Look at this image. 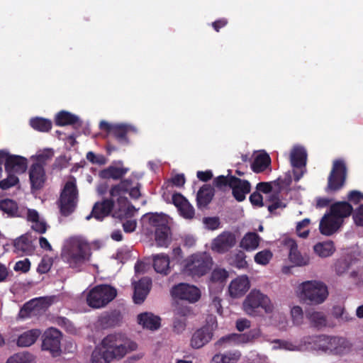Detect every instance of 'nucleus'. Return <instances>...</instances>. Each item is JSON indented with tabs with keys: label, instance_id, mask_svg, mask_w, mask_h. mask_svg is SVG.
I'll list each match as a JSON object with an SVG mask.
<instances>
[{
	"label": "nucleus",
	"instance_id": "f257e3e1",
	"mask_svg": "<svg viewBox=\"0 0 363 363\" xmlns=\"http://www.w3.org/2000/svg\"><path fill=\"white\" fill-rule=\"evenodd\" d=\"M301 342L311 350H322L335 355L347 354L352 347L351 343L345 337L325 335L306 336Z\"/></svg>",
	"mask_w": 363,
	"mask_h": 363
},
{
	"label": "nucleus",
	"instance_id": "f03ea898",
	"mask_svg": "<svg viewBox=\"0 0 363 363\" xmlns=\"http://www.w3.org/2000/svg\"><path fill=\"white\" fill-rule=\"evenodd\" d=\"M91 248L85 240L72 238L63 247L61 252L62 261L72 269H77L90 260Z\"/></svg>",
	"mask_w": 363,
	"mask_h": 363
},
{
	"label": "nucleus",
	"instance_id": "7ed1b4c3",
	"mask_svg": "<svg viewBox=\"0 0 363 363\" xmlns=\"http://www.w3.org/2000/svg\"><path fill=\"white\" fill-rule=\"evenodd\" d=\"M137 347V344L124 334L113 333L106 335L99 347L113 361L123 358L128 352L135 350Z\"/></svg>",
	"mask_w": 363,
	"mask_h": 363
},
{
	"label": "nucleus",
	"instance_id": "20e7f679",
	"mask_svg": "<svg viewBox=\"0 0 363 363\" xmlns=\"http://www.w3.org/2000/svg\"><path fill=\"white\" fill-rule=\"evenodd\" d=\"M212 265L213 259L208 254H193L184 260L183 272L191 277H201L210 271Z\"/></svg>",
	"mask_w": 363,
	"mask_h": 363
},
{
	"label": "nucleus",
	"instance_id": "39448f33",
	"mask_svg": "<svg viewBox=\"0 0 363 363\" xmlns=\"http://www.w3.org/2000/svg\"><path fill=\"white\" fill-rule=\"evenodd\" d=\"M243 308L250 315H257L259 309H263L265 313L272 312L274 306L269 298L259 290L253 289L246 296L243 302Z\"/></svg>",
	"mask_w": 363,
	"mask_h": 363
},
{
	"label": "nucleus",
	"instance_id": "423d86ee",
	"mask_svg": "<svg viewBox=\"0 0 363 363\" xmlns=\"http://www.w3.org/2000/svg\"><path fill=\"white\" fill-rule=\"evenodd\" d=\"M78 190L75 180L68 181L65 183L59 199L60 213L63 216L72 214L77 205Z\"/></svg>",
	"mask_w": 363,
	"mask_h": 363
},
{
	"label": "nucleus",
	"instance_id": "0eeeda50",
	"mask_svg": "<svg viewBox=\"0 0 363 363\" xmlns=\"http://www.w3.org/2000/svg\"><path fill=\"white\" fill-rule=\"evenodd\" d=\"M347 177V167L345 160L336 159L333 162L331 171L328 178L325 191L336 192L345 184Z\"/></svg>",
	"mask_w": 363,
	"mask_h": 363
},
{
	"label": "nucleus",
	"instance_id": "6e6552de",
	"mask_svg": "<svg viewBox=\"0 0 363 363\" xmlns=\"http://www.w3.org/2000/svg\"><path fill=\"white\" fill-rule=\"evenodd\" d=\"M301 298L310 304L323 303L328 295L325 284L317 281H308L301 284Z\"/></svg>",
	"mask_w": 363,
	"mask_h": 363
},
{
	"label": "nucleus",
	"instance_id": "1a4fd4ad",
	"mask_svg": "<svg viewBox=\"0 0 363 363\" xmlns=\"http://www.w3.org/2000/svg\"><path fill=\"white\" fill-rule=\"evenodd\" d=\"M116 295L117 291L113 287L106 284L98 285L89 292L86 301L91 308H99L113 300Z\"/></svg>",
	"mask_w": 363,
	"mask_h": 363
},
{
	"label": "nucleus",
	"instance_id": "9d476101",
	"mask_svg": "<svg viewBox=\"0 0 363 363\" xmlns=\"http://www.w3.org/2000/svg\"><path fill=\"white\" fill-rule=\"evenodd\" d=\"M53 156V152L49 151L37 156V162L33 163L29 169V179L31 189H40L45 182V172L44 165L46 161Z\"/></svg>",
	"mask_w": 363,
	"mask_h": 363
},
{
	"label": "nucleus",
	"instance_id": "9b49d317",
	"mask_svg": "<svg viewBox=\"0 0 363 363\" xmlns=\"http://www.w3.org/2000/svg\"><path fill=\"white\" fill-rule=\"evenodd\" d=\"M170 293L174 299L186 301L190 303L197 302L201 296V291L198 287L186 283L174 286Z\"/></svg>",
	"mask_w": 363,
	"mask_h": 363
},
{
	"label": "nucleus",
	"instance_id": "f8f14e48",
	"mask_svg": "<svg viewBox=\"0 0 363 363\" xmlns=\"http://www.w3.org/2000/svg\"><path fill=\"white\" fill-rule=\"evenodd\" d=\"M62 333L57 328H50L43 335L42 349L49 351L52 357H58L61 354Z\"/></svg>",
	"mask_w": 363,
	"mask_h": 363
},
{
	"label": "nucleus",
	"instance_id": "ddd939ff",
	"mask_svg": "<svg viewBox=\"0 0 363 363\" xmlns=\"http://www.w3.org/2000/svg\"><path fill=\"white\" fill-rule=\"evenodd\" d=\"M141 184L138 182L134 185L131 178L123 179L118 184L111 186L109 194L111 197L120 196L122 194L128 193L133 199H138L141 196L140 189Z\"/></svg>",
	"mask_w": 363,
	"mask_h": 363
},
{
	"label": "nucleus",
	"instance_id": "4468645a",
	"mask_svg": "<svg viewBox=\"0 0 363 363\" xmlns=\"http://www.w3.org/2000/svg\"><path fill=\"white\" fill-rule=\"evenodd\" d=\"M260 335V331L257 328L250 330L245 333H232L220 337L216 343V346H222L224 343L234 342L235 344H244L252 342Z\"/></svg>",
	"mask_w": 363,
	"mask_h": 363
},
{
	"label": "nucleus",
	"instance_id": "2eb2a0df",
	"mask_svg": "<svg viewBox=\"0 0 363 363\" xmlns=\"http://www.w3.org/2000/svg\"><path fill=\"white\" fill-rule=\"evenodd\" d=\"M213 336L212 325L206 324L197 329L192 335L190 345L194 349H200L208 344Z\"/></svg>",
	"mask_w": 363,
	"mask_h": 363
},
{
	"label": "nucleus",
	"instance_id": "dca6fc26",
	"mask_svg": "<svg viewBox=\"0 0 363 363\" xmlns=\"http://www.w3.org/2000/svg\"><path fill=\"white\" fill-rule=\"evenodd\" d=\"M230 188L232 189L234 199L238 202H242L245 200L246 195L251 191V184L247 180L235 176L231 178Z\"/></svg>",
	"mask_w": 363,
	"mask_h": 363
},
{
	"label": "nucleus",
	"instance_id": "f3484780",
	"mask_svg": "<svg viewBox=\"0 0 363 363\" xmlns=\"http://www.w3.org/2000/svg\"><path fill=\"white\" fill-rule=\"evenodd\" d=\"M114 206V201L111 199H104L101 202H96L93 206L91 213L86 216V220L94 217L98 220H102L108 216Z\"/></svg>",
	"mask_w": 363,
	"mask_h": 363
},
{
	"label": "nucleus",
	"instance_id": "a211bd4d",
	"mask_svg": "<svg viewBox=\"0 0 363 363\" xmlns=\"http://www.w3.org/2000/svg\"><path fill=\"white\" fill-rule=\"evenodd\" d=\"M250 283L247 275L238 277L232 280L228 291L230 296L233 298H239L242 296L250 289Z\"/></svg>",
	"mask_w": 363,
	"mask_h": 363
},
{
	"label": "nucleus",
	"instance_id": "6ab92c4d",
	"mask_svg": "<svg viewBox=\"0 0 363 363\" xmlns=\"http://www.w3.org/2000/svg\"><path fill=\"white\" fill-rule=\"evenodd\" d=\"M6 173L22 174L27 169V160L19 155H8L4 164Z\"/></svg>",
	"mask_w": 363,
	"mask_h": 363
},
{
	"label": "nucleus",
	"instance_id": "aec40b11",
	"mask_svg": "<svg viewBox=\"0 0 363 363\" xmlns=\"http://www.w3.org/2000/svg\"><path fill=\"white\" fill-rule=\"evenodd\" d=\"M236 242L235 235L230 232H223L213 242V249L219 253H223L232 248Z\"/></svg>",
	"mask_w": 363,
	"mask_h": 363
},
{
	"label": "nucleus",
	"instance_id": "412c9836",
	"mask_svg": "<svg viewBox=\"0 0 363 363\" xmlns=\"http://www.w3.org/2000/svg\"><path fill=\"white\" fill-rule=\"evenodd\" d=\"M172 203L177 208L180 215L186 219H191L195 215L193 206L180 193H175L172 195Z\"/></svg>",
	"mask_w": 363,
	"mask_h": 363
},
{
	"label": "nucleus",
	"instance_id": "4be33fe9",
	"mask_svg": "<svg viewBox=\"0 0 363 363\" xmlns=\"http://www.w3.org/2000/svg\"><path fill=\"white\" fill-rule=\"evenodd\" d=\"M215 196V189L211 184H203L196 194V206L200 210L207 208Z\"/></svg>",
	"mask_w": 363,
	"mask_h": 363
},
{
	"label": "nucleus",
	"instance_id": "5701e85b",
	"mask_svg": "<svg viewBox=\"0 0 363 363\" xmlns=\"http://www.w3.org/2000/svg\"><path fill=\"white\" fill-rule=\"evenodd\" d=\"M119 166L110 165L99 172V177L104 179H121L128 172L129 168L123 166V162L118 161Z\"/></svg>",
	"mask_w": 363,
	"mask_h": 363
},
{
	"label": "nucleus",
	"instance_id": "b1692460",
	"mask_svg": "<svg viewBox=\"0 0 363 363\" xmlns=\"http://www.w3.org/2000/svg\"><path fill=\"white\" fill-rule=\"evenodd\" d=\"M353 212L352 206L347 201H337L330 208V216L343 223V219L349 217Z\"/></svg>",
	"mask_w": 363,
	"mask_h": 363
},
{
	"label": "nucleus",
	"instance_id": "393cba45",
	"mask_svg": "<svg viewBox=\"0 0 363 363\" xmlns=\"http://www.w3.org/2000/svg\"><path fill=\"white\" fill-rule=\"evenodd\" d=\"M169 257L164 253L152 255V266L155 271L162 276L168 275L171 272Z\"/></svg>",
	"mask_w": 363,
	"mask_h": 363
},
{
	"label": "nucleus",
	"instance_id": "a878e982",
	"mask_svg": "<svg viewBox=\"0 0 363 363\" xmlns=\"http://www.w3.org/2000/svg\"><path fill=\"white\" fill-rule=\"evenodd\" d=\"M342 222L330 215L325 214L320 220L319 229L321 234L331 235L342 225Z\"/></svg>",
	"mask_w": 363,
	"mask_h": 363
},
{
	"label": "nucleus",
	"instance_id": "bb28decb",
	"mask_svg": "<svg viewBox=\"0 0 363 363\" xmlns=\"http://www.w3.org/2000/svg\"><path fill=\"white\" fill-rule=\"evenodd\" d=\"M360 259L353 255H347L338 259L335 263V271L339 276L342 275L354 266H359Z\"/></svg>",
	"mask_w": 363,
	"mask_h": 363
},
{
	"label": "nucleus",
	"instance_id": "cd10ccee",
	"mask_svg": "<svg viewBox=\"0 0 363 363\" xmlns=\"http://www.w3.org/2000/svg\"><path fill=\"white\" fill-rule=\"evenodd\" d=\"M307 160V153L306 150L301 146H296L291 150L290 153V162L294 168H305Z\"/></svg>",
	"mask_w": 363,
	"mask_h": 363
},
{
	"label": "nucleus",
	"instance_id": "c85d7f7f",
	"mask_svg": "<svg viewBox=\"0 0 363 363\" xmlns=\"http://www.w3.org/2000/svg\"><path fill=\"white\" fill-rule=\"evenodd\" d=\"M160 318L151 313H143L138 315V323L144 328L151 330H157L160 327Z\"/></svg>",
	"mask_w": 363,
	"mask_h": 363
},
{
	"label": "nucleus",
	"instance_id": "c756f323",
	"mask_svg": "<svg viewBox=\"0 0 363 363\" xmlns=\"http://www.w3.org/2000/svg\"><path fill=\"white\" fill-rule=\"evenodd\" d=\"M15 250L22 254L30 255L33 250L34 247L31 241V236L28 234H24L16 238L14 240Z\"/></svg>",
	"mask_w": 363,
	"mask_h": 363
},
{
	"label": "nucleus",
	"instance_id": "7c9ffc66",
	"mask_svg": "<svg viewBox=\"0 0 363 363\" xmlns=\"http://www.w3.org/2000/svg\"><path fill=\"white\" fill-rule=\"evenodd\" d=\"M290 248L289 258L291 262L297 266H305L309 262V258L307 256H303L298 250L296 242L294 240L288 242Z\"/></svg>",
	"mask_w": 363,
	"mask_h": 363
},
{
	"label": "nucleus",
	"instance_id": "2f4dec72",
	"mask_svg": "<svg viewBox=\"0 0 363 363\" xmlns=\"http://www.w3.org/2000/svg\"><path fill=\"white\" fill-rule=\"evenodd\" d=\"M122 320L121 314L118 311L106 313L99 318V323L104 328H113L120 325Z\"/></svg>",
	"mask_w": 363,
	"mask_h": 363
},
{
	"label": "nucleus",
	"instance_id": "473e14b6",
	"mask_svg": "<svg viewBox=\"0 0 363 363\" xmlns=\"http://www.w3.org/2000/svg\"><path fill=\"white\" fill-rule=\"evenodd\" d=\"M41 334L39 329H31L20 335L16 344L18 347H29L33 345Z\"/></svg>",
	"mask_w": 363,
	"mask_h": 363
},
{
	"label": "nucleus",
	"instance_id": "72a5a7b5",
	"mask_svg": "<svg viewBox=\"0 0 363 363\" xmlns=\"http://www.w3.org/2000/svg\"><path fill=\"white\" fill-rule=\"evenodd\" d=\"M155 240L157 246L167 247L171 242V230L168 225L155 229Z\"/></svg>",
	"mask_w": 363,
	"mask_h": 363
},
{
	"label": "nucleus",
	"instance_id": "f704fd0d",
	"mask_svg": "<svg viewBox=\"0 0 363 363\" xmlns=\"http://www.w3.org/2000/svg\"><path fill=\"white\" fill-rule=\"evenodd\" d=\"M271 165V158L267 153L259 154L251 164V169L255 173L264 172Z\"/></svg>",
	"mask_w": 363,
	"mask_h": 363
},
{
	"label": "nucleus",
	"instance_id": "c9c22d12",
	"mask_svg": "<svg viewBox=\"0 0 363 363\" xmlns=\"http://www.w3.org/2000/svg\"><path fill=\"white\" fill-rule=\"evenodd\" d=\"M260 237L255 232L246 233L240 241V247L247 251L255 250L259 244Z\"/></svg>",
	"mask_w": 363,
	"mask_h": 363
},
{
	"label": "nucleus",
	"instance_id": "e433bc0d",
	"mask_svg": "<svg viewBox=\"0 0 363 363\" xmlns=\"http://www.w3.org/2000/svg\"><path fill=\"white\" fill-rule=\"evenodd\" d=\"M314 252L320 257H328L331 256L335 251V247L333 241L328 240L318 242L313 247Z\"/></svg>",
	"mask_w": 363,
	"mask_h": 363
},
{
	"label": "nucleus",
	"instance_id": "4c0bfd02",
	"mask_svg": "<svg viewBox=\"0 0 363 363\" xmlns=\"http://www.w3.org/2000/svg\"><path fill=\"white\" fill-rule=\"evenodd\" d=\"M79 121V118L66 111H60L55 117V124L58 126L74 125Z\"/></svg>",
	"mask_w": 363,
	"mask_h": 363
},
{
	"label": "nucleus",
	"instance_id": "58836bf2",
	"mask_svg": "<svg viewBox=\"0 0 363 363\" xmlns=\"http://www.w3.org/2000/svg\"><path fill=\"white\" fill-rule=\"evenodd\" d=\"M0 211L6 213L9 217L20 216L18 203L10 199H5L0 201Z\"/></svg>",
	"mask_w": 363,
	"mask_h": 363
},
{
	"label": "nucleus",
	"instance_id": "ea45409f",
	"mask_svg": "<svg viewBox=\"0 0 363 363\" xmlns=\"http://www.w3.org/2000/svg\"><path fill=\"white\" fill-rule=\"evenodd\" d=\"M128 128L124 124H116L111 135L114 137L119 143L127 145L129 143L127 134Z\"/></svg>",
	"mask_w": 363,
	"mask_h": 363
},
{
	"label": "nucleus",
	"instance_id": "a19ab883",
	"mask_svg": "<svg viewBox=\"0 0 363 363\" xmlns=\"http://www.w3.org/2000/svg\"><path fill=\"white\" fill-rule=\"evenodd\" d=\"M30 126L40 132H48L52 128V121L40 117L33 118L30 120Z\"/></svg>",
	"mask_w": 363,
	"mask_h": 363
},
{
	"label": "nucleus",
	"instance_id": "79ce46f5",
	"mask_svg": "<svg viewBox=\"0 0 363 363\" xmlns=\"http://www.w3.org/2000/svg\"><path fill=\"white\" fill-rule=\"evenodd\" d=\"M312 326L322 328L326 325V318L322 312L308 311L306 314Z\"/></svg>",
	"mask_w": 363,
	"mask_h": 363
},
{
	"label": "nucleus",
	"instance_id": "37998d69",
	"mask_svg": "<svg viewBox=\"0 0 363 363\" xmlns=\"http://www.w3.org/2000/svg\"><path fill=\"white\" fill-rule=\"evenodd\" d=\"M164 215V213H147L145 216L148 218L149 224L156 229L167 225Z\"/></svg>",
	"mask_w": 363,
	"mask_h": 363
},
{
	"label": "nucleus",
	"instance_id": "c03bdc74",
	"mask_svg": "<svg viewBox=\"0 0 363 363\" xmlns=\"http://www.w3.org/2000/svg\"><path fill=\"white\" fill-rule=\"evenodd\" d=\"M33 356L28 352H19L9 357L6 363H32Z\"/></svg>",
	"mask_w": 363,
	"mask_h": 363
},
{
	"label": "nucleus",
	"instance_id": "a18cd8bd",
	"mask_svg": "<svg viewBox=\"0 0 363 363\" xmlns=\"http://www.w3.org/2000/svg\"><path fill=\"white\" fill-rule=\"evenodd\" d=\"M111 361L99 347L91 354V363H110Z\"/></svg>",
	"mask_w": 363,
	"mask_h": 363
},
{
	"label": "nucleus",
	"instance_id": "49530a36",
	"mask_svg": "<svg viewBox=\"0 0 363 363\" xmlns=\"http://www.w3.org/2000/svg\"><path fill=\"white\" fill-rule=\"evenodd\" d=\"M228 277V273L225 269L216 268L211 272L210 279L213 283H223Z\"/></svg>",
	"mask_w": 363,
	"mask_h": 363
},
{
	"label": "nucleus",
	"instance_id": "de8ad7c7",
	"mask_svg": "<svg viewBox=\"0 0 363 363\" xmlns=\"http://www.w3.org/2000/svg\"><path fill=\"white\" fill-rule=\"evenodd\" d=\"M8 176L6 179L0 181V188L2 190H7L14 186L19 182L18 177L12 173H7Z\"/></svg>",
	"mask_w": 363,
	"mask_h": 363
},
{
	"label": "nucleus",
	"instance_id": "09e8293b",
	"mask_svg": "<svg viewBox=\"0 0 363 363\" xmlns=\"http://www.w3.org/2000/svg\"><path fill=\"white\" fill-rule=\"evenodd\" d=\"M228 172L230 173L231 171L228 170ZM232 177L233 176L230 175V174H228L227 176H218L213 179V185L219 189H223L226 186L230 187Z\"/></svg>",
	"mask_w": 363,
	"mask_h": 363
},
{
	"label": "nucleus",
	"instance_id": "8fccbe9b",
	"mask_svg": "<svg viewBox=\"0 0 363 363\" xmlns=\"http://www.w3.org/2000/svg\"><path fill=\"white\" fill-rule=\"evenodd\" d=\"M272 257V253L268 250L257 252L255 255V262L259 264L266 265Z\"/></svg>",
	"mask_w": 363,
	"mask_h": 363
},
{
	"label": "nucleus",
	"instance_id": "3c124183",
	"mask_svg": "<svg viewBox=\"0 0 363 363\" xmlns=\"http://www.w3.org/2000/svg\"><path fill=\"white\" fill-rule=\"evenodd\" d=\"M310 224V219L304 218L296 225V233L298 237L306 238L309 234V230L306 229Z\"/></svg>",
	"mask_w": 363,
	"mask_h": 363
},
{
	"label": "nucleus",
	"instance_id": "603ef678",
	"mask_svg": "<svg viewBox=\"0 0 363 363\" xmlns=\"http://www.w3.org/2000/svg\"><path fill=\"white\" fill-rule=\"evenodd\" d=\"M86 158L93 164L104 165L107 162V159L104 155H96L92 151H89L86 153Z\"/></svg>",
	"mask_w": 363,
	"mask_h": 363
},
{
	"label": "nucleus",
	"instance_id": "864d4df0",
	"mask_svg": "<svg viewBox=\"0 0 363 363\" xmlns=\"http://www.w3.org/2000/svg\"><path fill=\"white\" fill-rule=\"evenodd\" d=\"M291 315L294 325H300L303 323V313L302 308L300 306H294L291 310Z\"/></svg>",
	"mask_w": 363,
	"mask_h": 363
},
{
	"label": "nucleus",
	"instance_id": "5fc2aeb1",
	"mask_svg": "<svg viewBox=\"0 0 363 363\" xmlns=\"http://www.w3.org/2000/svg\"><path fill=\"white\" fill-rule=\"evenodd\" d=\"M150 291L146 290H140V289L138 286H136L134 285V294H133V301L136 304H140L142 303L145 299L146 298L147 294Z\"/></svg>",
	"mask_w": 363,
	"mask_h": 363
},
{
	"label": "nucleus",
	"instance_id": "6e6d98bb",
	"mask_svg": "<svg viewBox=\"0 0 363 363\" xmlns=\"http://www.w3.org/2000/svg\"><path fill=\"white\" fill-rule=\"evenodd\" d=\"M246 255L243 252H239L236 254L235 260H234V265L235 267L238 269H245L247 267V262L245 260Z\"/></svg>",
	"mask_w": 363,
	"mask_h": 363
},
{
	"label": "nucleus",
	"instance_id": "4d7b16f0",
	"mask_svg": "<svg viewBox=\"0 0 363 363\" xmlns=\"http://www.w3.org/2000/svg\"><path fill=\"white\" fill-rule=\"evenodd\" d=\"M175 315L180 317H188L192 313L191 307L177 303L174 309Z\"/></svg>",
	"mask_w": 363,
	"mask_h": 363
},
{
	"label": "nucleus",
	"instance_id": "13d9d810",
	"mask_svg": "<svg viewBox=\"0 0 363 363\" xmlns=\"http://www.w3.org/2000/svg\"><path fill=\"white\" fill-rule=\"evenodd\" d=\"M353 220L357 226L363 227V204L353 210Z\"/></svg>",
	"mask_w": 363,
	"mask_h": 363
},
{
	"label": "nucleus",
	"instance_id": "bf43d9fd",
	"mask_svg": "<svg viewBox=\"0 0 363 363\" xmlns=\"http://www.w3.org/2000/svg\"><path fill=\"white\" fill-rule=\"evenodd\" d=\"M133 285L138 286L140 290H146L150 291L152 286V279L150 277H145L133 283Z\"/></svg>",
	"mask_w": 363,
	"mask_h": 363
},
{
	"label": "nucleus",
	"instance_id": "052dcab7",
	"mask_svg": "<svg viewBox=\"0 0 363 363\" xmlns=\"http://www.w3.org/2000/svg\"><path fill=\"white\" fill-rule=\"evenodd\" d=\"M249 199L252 205L254 206L262 207L264 206L263 197L261 194L257 191L251 194Z\"/></svg>",
	"mask_w": 363,
	"mask_h": 363
},
{
	"label": "nucleus",
	"instance_id": "680f3d73",
	"mask_svg": "<svg viewBox=\"0 0 363 363\" xmlns=\"http://www.w3.org/2000/svg\"><path fill=\"white\" fill-rule=\"evenodd\" d=\"M203 223L211 230H216L219 227L220 222L217 217H205Z\"/></svg>",
	"mask_w": 363,
	"mask_h": 363
},
{
	"label": "nucleus",
	"instance_id": "e2e57ef3",
	"mask_svg": "<svg viewBox=\"0 0 363 363\" xmlns=\"http://www.w3.org/2000/svg\"><path fill=\"white\" fill-rule=\"evenodd\" d=\"M30 267V262L28 259H26L24 260L18 261L16 263L14 267V270L21 271L23 272H27Z\"/></svg>",
	"mask_w": 363,
	"mask_h": 363
},
{
	"label": "nucleus",
	"instance_id": "0e129e2a",
	"mask_svg": "<svg viewBox=\"0 0 363 363\" xmlns=\"http://www.w3.org/2000/svg\"><path fill=\"white\" fill-rule=\"evenodd\" d=\"M224 354V359L225 363H235L240 358L241 354L240 352L236 351L233 352H226Z\"/></svg>",
	"mask_w": 363,
	"mask_h": 363
},
{
	"label": "nucleus",
	"instance_id": "69168bd1",
	"mask_svg": "<svg viewBox=\"0 0 363 363\" xmlns=\"http://www.w3.org/2000/svg\"><path fill=\"white\" fill-rule=\"evenodd\" d=\"M251 326V322L246 318H240L236 320L235 327L236 329L242 332L246 329H249Z\"/></svg>",
	"mask_w": 363,
	"mask_h": 363
},
{
	"label": "nucleus",
	"instance_id": "338daca9",
	"mask_svg": "<svg viewBox=\"0 0 363 363\" xmlns=\"http://www.w3.org/2000/svg\"><path fill=\"white\" fill-rule=\"evenodd\" d=\"M347 199L354 204H357L361 199H363V194L359 191L352 190L348 193Z\"/></svg>",
	"mask_w": 363,
	"mask_h": 363
},
{
	"label": "nucleus",
	"instance_id": "774afa93",
	"mask_svg": "<svg viewBox=\"0 0 363 363\" xmlns=\"http://www.w3.org/2000/svg\"><path fill=\"white\" fill-rule=\"evenodd\" d=\"M52 266V262L43 259L38 267V272L40 274H45L50 271Z\"/></svg>",
	"mask_w": 363,
	"mask_h": 363
}]
</instances>
